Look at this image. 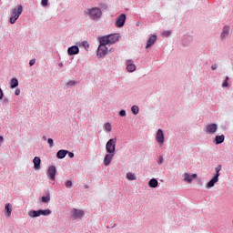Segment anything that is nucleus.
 Segmentation results:
<instances>
[{"mask_svg":"<svg viewBox=\"0 0 233 233\" xmlns=\"http://www.w3.org/2000/svg\"><path fill=\"white\" fill-rule=\"evenodd\" d=\"M119 34H111L105 36H101L100 39L106 45H115V43H117V41H119Z\"/></svg>","mask_w":233,"mask_h":233,"instance_id":"f257e3e1","label":"nucleus"},{"mask_svg":"<svg viewBox=\"0 0 233 233\" xmlns=\"http://www.w3.org/2000/svg\"><path fill=\"white\" fill-rule=\"evenodd\" d=\"M221 165H218L215 168V176L211 178V180L206 185V188H212V187H214V185H216V183H218V181H219V176H221V174L219 172H221Z\"/></svg>","mask_w":233,"mask_h":233,"instance_id":"f03ea898","label":"nucleus"},{"mask_svg":"<svg viewBox=\"0 0 233 233\" xmlns=\"http://www.w3.org/2000/svg\"><path fill=\"white\" fill-rule=\"evenodd\" d=\"M221 165H218L215 168V176L211 178V180L206 185V188H212V187H214V185H216V183H218V181H219V176H221V174L219 172H221Z\"/></svg>","mask_w":233,"mask_h":233,"instance_id":"7ed1b4c3","label":"nucleus"},{"mask_svg":"<svg viewBox=\"0 0 233 233\" xmlns=\"http://www.w3.org/2000/svg\"><path fill=\"white\" fill-rule=\"evenodd\" d=\"M21 14H23V5H17L16 8L13 9L9 20L11 25H14L19 19Z\"/></svg>","mask_w":233,"mask_h":233,"instance_id":"20e7f679","label":"nucleus"},{"mask_svg":"<svg viewBox=\"0 0 233 233\" xmlns=\"http://www.w3.org/2000/svg\"><path fill=\"white\" fill-rule=\"evenodd\" d=\"M87 15L94 21H97L103 15V12L99 9V7H93L91 9H87Z\"/></svg>","mask_w":233,"mask_h":233,"instance_id":"39448f33","label":"nucleus"},{"mask_svg":"<svg viewBox=\"0 0 233 233\" xmlns=\"http://www.w3.org/2000/svg\"><path fill=\"white\" fill-rule=\"evenodd\" d=\"M99 46L97 48V53L96 56L98 57H105V56H106L108 54V47H106V45L105 42H103V40H101V38H99Z\"/></svg>","mask_w":233,"mask_h":233,"instance_id":"423d86ee","label":"nucleus"},{"mask_svg":"<svg viewBox=\"0 0 233 233\" xmlns=\"http://www.w3.org/2000/svg\"><path fill=\"white\" fill-rule=\"evenodd\" d=\"M117 143V138H111L107 141L106 145V150L107 154H115L116 153V144Z\"/></svg>","mask_w":233,"mask_h":233,"instance_id":"0eeeda50","label":"nucleus"},{"mask_svg":"<svg viewBox=\"0 0 233 233\" xmlns=\"http://www.w3.org/2000/svg\"><path fill=\"white\" fill-rule=\"evenodd\" d=\"M204 132H206V134H211L214 135L216 134V132H218V124H208L205 128H204Z\"/></svg>","mask_w":233,"mask_h":233,"instance_id":"6e6552de","label":"nucleus"},{"mask_svg":"<svg viewBox=\"0 0 233 233\" xmlns=\"http://www.w3.org/2000/svg\"><path fill=\"white\" fill-rule=\"evenodd\" d=\"M126 21H127V15L125 14L119 15L116 20V28H122V26H125Z\"/></svg>","mask_w":233,"mask_h":233,"instance_id":"1a4fd4ad","label":"nucleus"},{"mask_svg":"<svg viewBox=\"0 0 233 233\" xmlns=\"http://www.w3.org/2000/svg\"><path fill=\"white\" fill-rule=\"evenodd\" d=\"M156 141L160 145L165 143V133H163V129H158L156 135Z\"/></svg>","mask_w":233,"mask_h":233,"instance_id":"9d476101","label":"nucleus"},{"mask_svg":"<svg viewBox=\"0 0 233 233\" xmlns=\"http://www.w3.org/2000/svg\"><path fill=\"white\" fill-rule=\"evenodd\" d=\"M56 166H50L46 172L47 177H50L51 181H56Z\"/></svg>","mask_w":233,"mask_h":233,"instance_id":"9b49d317","label":"nucleus"},{"mask_svg":"<svg viewBox=\"0 0 233 233\" xmlns=\"http://www.w3.org/2000/svg\"><path fill=\"white\" fill-rule=\"evenodd\" d=\"M113 158H114V153L106 154L104 158L105 167H108V165H110V163H112Z\"/></svg>","mask_w":233,"mask_h":233,"instance_id":"f8f14e48","label":"nucleus"},{"mask_svg":"<svg viewBox=\"0 0 233 233\" xmlns=\"http://www.w3.org/2000/svg\"><path fill=\"white\" fill-rule=\"evenodd\" d=\"M156 41H157V35H152L149 39L147 40V44L146 46V48L148 49L150 48V46H152Z\"/></svg>","mask_w":233,"mask_h":233,"instance_id":"ddd939ff","label":"nucleus"},{"mask_svg":"<svg viewBox=\"0 0 233 233\" xmlns=\"http://www.w3.org/2000/svg\"><path fill=\"white\" fill-rule=\"evenodd\" d=\"M68 56H76L79 54V47L77 46H73L67 49Z\"/></svg>","mask_w":233,"mask_h":233,"instance_id":"4468645a","label":"nucleus"},{"mask_svg":"<svg viewBox=\"0 0 233 233\" xmlns=\"http://www.w3.org/2000/svg\"><path fill=\"white\" fill-rule=\"evenodd\" d=\"M196 177H198L197 174L189 175L188 173H184V181L187 183H192V180L196 179Z\"/></svg>","mask_w":233,"mask_h":233,"instance_id":"2eb2a0df","label":"nucleus"},{"mask_svg":"<svg viewBox=\"0 0 233 233\" xmlns=\"http://www.w3.org/2000/svg\"><path fill=\"white\" fill-rule=\"evenodd\" d=\"M33 163L35 170H39V168H41V158L39 157H35Z\"/></svg>","mask_w":233,"mask_h":233,"instance_id":"dca6fc26","label":"nucleus"},{"mask_svg":"<svg viewBox=\"0 0 233 233\" xmlns=\"http://www.w3.org/2000/svg\"><path fill=\"white\" fill-rule=\"evenodd\" d=\"M127 72H136V65L132 64V61H127Z\"/></svg>","mask_w":233,"mask_h":233,"instance_id":"f3484780","label":"nucleus"},{"mask_svg":"<svg viewBox=\"0 0 233 233\" xmlns=\"http://www.w3.org/2000/svg\"><path fill=\"white\" fill-rule=\"evenodd\" d=\"M66 154H68V150L61 149L56 153V157L58 159H64V157H66Z\"/></svg>","mask_w":233,"mask_h":233,"instance_id":"a211bd4d","label":"nucleus"},{"mask_svg":"<svg viewBox=\"0 0 233 233\" xmlns=\"http://www.w3.org/2000/svg\"><path fill=\"white\" fill-rule=\"evenodd\" d=\"M5 214L6 218H10V216H12V206L8 203L5 206Z\"/></svg>","mask_w":233,"mask_h":233,"instance_id":"6ab92c4d","label":"nucleus"},{"mask_svg":"<svg viewBox=\"0 0 233 233\" xmlns=\"http://www.w3.org/2000/svg\"><path fill=\"white\" fill-rule=\"evenodd\" d=\"M73 216L77 218H83L85 216V211L81 209H74L73 210Z\"/></svg>","mask_w":233,"mask_h":233,"instance_id":"aec40b11","label":"nucleus"},{"mask_svg":"<svg viewBox=\"0 0 233 233\" xmlns=\"http://www.w3.org/2000/svg\"><path fill=\"white\" fill-rule=\"evenodd\" d=\"M225 142V135L217 136L215 137V145H221Z\"/></svg>","mask_w":233,"mask_h":233,"instance_id":"412c9836","label":"nucleus"},{"mask_svg":"<svg viewBox=\"0 0 233 233\" xmlns=\"http://www.w3.org/2000/svg\"><path fill=\"white\" fill-rule=\"evenodd\" d=\"M29 218H39L41 216L40 209L39 210H32L28 212Z\"/></svg>","mask_w":233,"mask_h":233,"instance_id":"4be33fe9","label":"nucleus"},{"mask_svg":"<svg viewBox=\"0 0 233 233\" xmlns=\"http://www.w3.org/2000/svg\"><path fill=\"white\" fill-rule=\"evenodd\" d=\"M229 31H230V29L228 28V26H224L220 37L222 39H225V37H228V32Z\"/></svg>","mask_w":233,"mask_h":233,"instance_id":"5701e85b","label":"nucleus"},{"mask_svg":"<svg viewBox=\"0 0 233 233\" xmlns=\"http://www.w3.org/2000/svg\"><path fill=\"white\" fill-rule=\"evenodd\" d=\"M158 185H159V182H157V179L156 178H152L148 182V186L150 187V188H156Z\"/></svg>","mask_w":233,"mask_h":233,"instance_id":"b1692460","label":"nucleus"},{"mask_svg":"<svg viewBox=\"0 0 233 233\" xmlns=\"http://www.w3.org/2000/svg\"><path fill=\"white\" fill-rule=\"evenodd\" d=\"M16 86H19V81L17 78H12L10 81V88H16Z\"/></svg>","mask_w":233,"mask_h":233,"instance_id":"393cba45","label":"nucleus"},{"mask_svg":"<svg viewBox=\"0 0 233 233\" xmlns=\"http://www.w3.org/2000/svg\"><path fill=\"white\" fill-rule=\"evenodd\" d=\"M127 179H128V181H136V179H137L136 174L128 172L127 174Z\"/></svg>","mask_w":233,"mask_h":233,"instance_id":"a878e982","label":"nucleus"},{"mask_svg":"<svg viewBox=\"0 0 233 233\" xmlns=\"http://www.w3.org/2000/svg\"><path fill=\"white\" fill-rule=\"evenodd\" d=\"M104 130L105 132H112V124L108 122L104 124Z\"/></svg>","mask_w":233,"mask_h":233,"instance_id":"bb28decb","label":"nucleus"},{"mask_svg":"<svg viewBox=\"0 0 233 233\" xmlns=\"http://www.w3.org/2000/svg\"><path fill=\"white\" fill-rule=\"evenodd\" d=\"M50 214H52L50 209H40V216H50Z\"/></svg>","mask_w":233,"mask_h":233,"instance_id":"cd10ccee","label":"nucleus"},{"mask_svg":"<svg viewBox=\"0 0 233 233\" xmlns=\"http://www.w3.org/2000/svg\"><path fill=\"white\" fill-rule=\"evenodd\" d=\"M131 111L135 116H137V114H139V107L137 106H133Z\"/></svg>","mask_w":233,"mask_h":233,"instance_id":"c85d7f7f","label":"nucleus"},{"mask_svg":"<svg viewBox=\"0 0 233 233\" xmlns=\"http://www.w3.org/2000/svg\"><path fill=\"white\" fill-rule=\"evenodd\" d=\"M76 82L75 80H69L66 84V86H76Z\"/></svg>","mask_w":233,"mask_h":233,"instance_id":"c756f323","label":"nucleus"},{"mask_svg":"<svg viewBox=\"0 0 233 233\" xmlns=\"http://www.w3.org/2000/svg\"><path fill=\"white\" fill-rule=\"evenodd\" d=\"M48 201H50V195L42 197V203H48Z\"/></svg>","mask_w":233,"mask_h":233,"instance_id":"7c9ffc66","label":"nucleus"},{"mask_svg":"<svg viewBox=\"0 0 233 233\" xmlns=\"http://www.w3.org/2000/svg\"><path fill=\"white\" fill-rule=\"evenodd\" d=\"M66 188H72V181L71 180H68L66 182Z\"/></svg>","mask_w":233,"mask_h":233,"instance_id":"2f4dec72","label":"nucleus"},{"mask_svg":"<svg viewBox=\"0 0 233 233\" xmlns=\"http://www.w3.org/2000/svg\"><path fill=\"white\" fill-rule=\"evenodd\" d=\"M170 31H164L163 33H162V35L164 36V37H169V35H170Z\"/></svg>","mask_w":233,"mask_h":233,"instance_id":"473e14b6","label":"nucleus"},{"mask_svg":"<svg viewBox=\"0 0 233 233\" xmlns=\"http://www.w3.org/2000/svg\"><path fill=\"white\" fill-rule=\"evenodd\" d=\"M47 143H48L49 147H54V139L48 138Z\"/></svg>","mask_w":233,"mask_h":233,"instance_id":"72a5a7b5","label":"nucleus"},{"mask_svg":"<svg viewBox=\"0 0 233 233\" xmlns=\"http://www.w3.org/2000/svg\"><path fill=\"white\" fill-rule=\"evenodd\" d=\"M41 5H42L43 6H48V0H42V1H41Z\"/></svg>","mask_w":233,"mask_h":233,"instance_id":"f704fd0d","label":"nucleus"},{"mask_svg":"<svg viewBox=\"0 0 233 233\" xmlns=\"http://www.w3.org/2000/svg\"><path fill=\"white\" fill-rule=\"evenodd\" d=\"M119 116H121L122 117H125V116H127V111L121 110V111L119 112Z\"/></svg>","mask_w":233,"mask_h":233,"instance_id":"c9c22d12","label":"nucleus"},{"mask_svg":"<svg viewBox=\"0 0 233 233\" xmlns=\"http://www.w3.org/2000/svg\"><path fill=\"white\" fill-rule=\"evenodd\" d=\"M29 65L30 66H34V65H35V59L30 60Z\"/></svg>","mask_w":233,"mask_h":233,"instance_id":"e433bc0d","label":"nucleus"},{"mask_svg":"<svg viewBox=\"0 0 233 233\" xmlns=\"http://www.w3.org/2000/svg\"><path fill=\"white\" fill-rule=\"evenodd\" d=\"M15 94L16 96H19L21 94V90L19 88H16L15 91Z\"/></svg>","mask_w":233,"mask_h":233,"instance_id":"4c0bfd02","label":"nucleus"},{"mask_svg":"<svg viewBox=\"0 0 233 233\" xmlns=\"http://www.w3.org/2000/svg\"><path fill=\"white\" fill-rule=\"evenodd\" d=\"M225 86H228V82L225 81V82L222 84V87L225 88Z\"/></svg>","mask_w":233,"mask_h":233,"instance_id":"58836bf2","label":"nucleus"},{"mask_svg":"<svg viewBox=\"0 0 233 233\" xmlns=\"http://www.w3.org/2000/svg\"><path fill=\"white\" fill-rule=\"evenodd\" d=\"M3 96H4L3 90L0 88V99H3Z\"/></svg>","mask_w":233,"mask_h":233,"instance_id":"ea45409f","label":"nucleus"},{"mask_svg":"<svg viewBox=\"0 0 233 233\" xmlns=\"http://www.w3.org/2000/svg\"><path fill=\"white\" fill-rule=\"evenodd\" d=\"M67 154H68V157H74V153L68 152Z\"/></svg>","mask_w":233,"mask_h":233,"instance_id":"a19ab883","label":"nucleus"},{"mask_svg":"<svg viewBox=\"0 0 233 233\" xmlns=\"http://www.w3.org/2000/svg\"><path fill=\"white\" fill-rule=\"evenodd\" d=\"M161 163H163V158H162V157H159L158 165H161Z\"/></svg>","mask_w":233,"mask_h":233,"instance_id":"79ce46f5","label":"nucleus"},{"mask_svg":"<svg viewBox=\"0 0 233 233\" xmlns=\"http://www.w3.org/2000/svg\"><path fill=\"white\" fill-rule=\"evenodd\" d=\"M211 68H212V70H216V68H218V66H217V65H213V66H211Z\"/></svg>","mask_w":233,"mask_h":233,"instance_id":"37998d69","label":"nucleus"},{"mask_svg":"<svg viewBox=\"0 0 233 233\" xmlns=\"http://www.w3.org/2000/svg\"><path fill=\"white\" fill-rule=\"evenodd\" d=\"M227 83H228V76L226 77V80H225Z\"/></svg>","mask_w":233,"mask_h":233,"instance_id":"c03bdc74","label":"nucleus"},{"mask_svg":"<svg viewBox=\"0 0 233 233\" xmlns=\"http://www.w3.org/2000/svg\"><path fill=\"white\" fill-rule=\"evenodd\" d=\"M44 141H46V137H43Z\"/></svg>","mask_w":233,"mask_h":233,"instance_id":"a18cd8bd","label":"nucleus"}]
</instances>
